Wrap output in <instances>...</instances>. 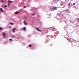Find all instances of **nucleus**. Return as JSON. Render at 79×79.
<instances>
[{"label":"nucleus","mask_w":79,"mask_h":79,"mask_svg":"<svg viewBox=\"0 0 79 79\" xmlns=\"http://www.w3.org/2000/svg\"><path fill=\"white\" fill-rule=\"evenodd\" d=\"M75 3H73V5H74L75 4Z\"/></svg>","instance_id":"18"},{"label":"nucleus","mask_w":79,"mask_h":79,"mask_svg":"<svg viewBox=\"0 0 79 79\" xmlns=\"http://www.w3.org/2000/svg\"><path fill=\"white\" fill-rule=\"evenodd\" d=\"M23 23L25 25H27V23L25 21H23Z\"/></svg>","instance_id":"4"},{"label":"nucleus","mask_w":79,"mask_h":79,"mask_svg":"<svg viewBox=\"0 0 79 79\" xmlns=\"http://www.w3.org/2000/svg\"><path fill=\"white\" fill-rule=\"evenodd\" d=\"M0 11L2 12H3V9L1 8L0 9Z\"/></svg>","instance_id":"7"},{"label":"nucleus","mask_w":79,"mask_h":79,"mask_svg":"<svg viewBox=\"0 0 79 79\" xmlns=\"http://www.w3.org/2000/svg\"><path fill=\"white\" fill-rule=\"evenodd\" d=\"M26 8V6H24L23 7V8L24 9V8Z\"/></svg>","instance_id":"22"},{"label":"nucleus","mask_w":79,"mask_h":79,"mask_svg":"<svg viewBox=\"0 0 79 79\" xmlns=\"http://www.w3.org/2000/svg\"><path fill=\"white\" fill-rule=\"evenodd\" d=\"M2 30V27H0V31Z\"/></svg>","instance_id":"11"},{"label":"nucleus","mask_w":79,"mask_h":79,"mask_svg":"<svg viewBox=\"0 0 79 79\" xmlns=\"http://www.w3.org/2000/svg\"><path fill=\"white\" fill-rule=\"evenodd\" d=\"M54 1H55V2H57L58 1H59V0H54Z\"/></svg>","instance_id":"9"},{"label":"nucleus","mask_w":79,"mask_h":79,"mask_svg":"<svg viewBox=\"0 0 79 79\" xmlns=\"http://www.w3.org/2000/svg\"><path fill=\"white\" fill-rule=\"evenodd\" d=\"M31 44H30L29 45V47H31Z\"/></svg>","instance_id":"15"},{"label":"nucleus","mask_w":79,"mask_h":79,"mask_svg":"<svg viewBox=\"0 0 79 79\" xmlns=\"http://www.w3.org/2000/svg\"><path fill=\"white\" fill-rule=\"evenodd\" d=\"M77 24L79 25V21L78 22Z\"/></svg>","instance_id":"20"},{"label":"nucleus","mask_w":79,"mask_h":79,"mask_svg":"<svg viewBox=\"0 0 79 79\" xmlns=\"http://www.w3.org/2000/svg\"><path fill=\"white\" fill-rule=\"evenodd\" d=\"M8 2H9L10 3H12L13 2L12 1H8Z\"/></svg>","instance_id":"8"},{"label":"nucleus","mask_w":79,"mask_h":79,"mask_svg":"<svg viewBox=\"0 0 79 79\" xmlns=\"http://www.w3.org/2000/svg\"><path fill=\"white\" fill-rule=\"evenodd\" d=\"M35 15V14L34 13H33V14H32V15L33 16H34V15Z\"/></svg>","instance_id":"12"},{"label":"nucleus","mask_w":79,"mask_h":79,"mask_svg":"<svg viewBox=\"0 0 79 79\" xmlns=\"http://www.w3.org/2000/svg\"><path fill=\"white\" fill-rule=\"evenodd\" d=\"M12 40V39H9V41H11Z\"/></svg>","instance_id":"16"},{"label":"nucleus","mask_w":79,"mask_h":79,"mask_svg":"<svg viewBox=\"0 0 79 79\" xmlns=\"http://www.w3.org/2000/svg\"><path fill=\"white\" fill-rule=\"evenodd\" d=\"M52 9L55 10H56L57 9L56 7H53L52 8Z\"/></svg>","instance_id":"3"},{"label":"nucleus","mask_w":79,"mask_h":79,"mask_svg":"<svg viewBox=\"0 0 79 79\" xmlns=\"http://www.w3.org/2000/svg\"><path fill=\"white\" fill-rule=\"evenodd\" d=\"M19 13V12L18 11H16L15 12V14H17Z\"/></svg>","instance_id":"5"},{"label":"nucleus","mask_w":79,"mask_h":79,"mask_svg":"<svg viewBox=\"0 0 79 79\" xmlns=\"http://www.w3.org/2000/svg\"><path fill=\"white\" fill-rule=\"evenodd\" d=\"M14 37H15V36L14 35H12V37H13V38H14Z\"/></svg>","instance_id":"17"},{"label":"nucleus","mask_w":79,"mask_h":79,"mask_svg":"<svg viewBox=\"0 0 79 79\" xmlns=\"http://www.w3.org/2000/svg\"><path fill=\"white\" fill-rule=\"evenodd\" d=\"M10 24L11 25H14V23H10Z\"/></svg>","instance_id":"14"},{"label":"nucleus","mask_w":79,"mask_h":79,"mask_svg":"<svg viewBox=\"0 0 79 79\" xmlns=\"http://www.w3.org/2000/svg\"><path fill=\"white\" fill-rule=\"evenodd\" d=\"M7 6H10V5L9 3H7Z\"/></svg>","instance_id":"13"},{"label":"nucleus","mask_w":79,"mask_h":79,"mask_svg":"<svg viewBox=\"0 0 79 79\" xmlns=\"http://www.w3.org/2000/svg\"><path fill=\"white\" fill-rule=\"evenodd\" d=\"M35 29H36L37 31H38L40 32L41 31L40 30L38 27L35 28Z\"/></svg>","instance_id":"1"},{"label":"nucleus","mask_w":79,"mask_h":79,"mask_svg":"<svg viewBox=\"0 0 79 79\" xmlns=\"http://www.w3.org/2000/svg\"><path fill=\"white\" fill-rule=\"evenodd\" d=\"M23 30L25 31V30H26V28L25 27H23Z\"/></svg>","instance_id":"10"},{"label":"nucleus","mask_w":79,"mask_h":79,"mask_svg":"<svg viewBox=\"0 0 79 79\" xmlns=\"http://www.w3.org/2000/svg\"><path fill=\"white\" fill-rule=\"evenodd\" d=\"M70 5V3H69V4H68V5Z\"/></svg>","instance_id":"19"},{"label":"nucleus","mask_w":79,"mask_h":79,"mask_svg":"<svg viewBox=\"0 0 79 79\" xmlns=\"http://www.w3.org/2000/svg\"><path fill=\"white\" fill-rule=\"evenodd\" d=\"M3 37H5V33H3L2 34Z\"/></svg>","instance_id":"6"},{"label":"nucleus","mask_w":79,"mask_h":79,"mask_svg":"<svg viewBox=\"0 0 79 79\" xmlns=\"http://www.w3.org/2000/svg\"><path fill=\"white\" fill-rule=\"evenodd\" d=\"M76 19H79V18H77Z\"/></svg>","instance_id":"23"},{"label":"nucleus","mask_w":79,"mask_h":79,"mask_svg":"<svg viewBox=\"0 0 79 79\" xmlns=\"http://www.w3.org/2000/svg\"><path fill=\"white\" fill-rule=\"evenodd\" d=\"M1 13V12L0 11V13Z\"/></svg>","instance_id":"24"},{"label":"nucleus","mask_w":79,"mask_h":79,"mask_svg":"<svg viewBox=\"0 0 79 79\" xmlns=\"http://www.w3.org/2000/svg\"><path fill=\"white\" fill-rule=\"evenodd\" d=\"M16 28H14L12 30V31H13V33L15 32V30H16Z\"/></svg>","instance_id":"2"},{"label":"nucleus","mask_w":79,"mask_h":79,"mask_svg":"<svg viewBox=\"0 0 79 79\" xmlns=\"http://www.w3.org/2000/svg\"><path fill=\"white\" fill-rule=\"evenodd\" d=\"M5 7H6V8L7 7V6H6V5H5Z\"/></svg>","instance_id":"21"}]
</instances>
